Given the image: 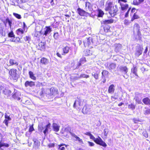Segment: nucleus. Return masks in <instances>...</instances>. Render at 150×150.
<instances>
[{
	"label": "nucleus",
	"instance_id": "f257e3e1",
	"mask_svg": "<svg viewBox=\"0 0 150 150\" xmlns=\"http://www.w3.org/2000/svg\"><path fill=\"white\" fill-rule=\"evenodd\" d=\"M0 92L7 96H9L11 93V91L9 89V86L4 84L0 85Z\"/></svg>",
	"mask_w": 150,
	"mask_h": 150
},
{
	"label": "nucleus",
	"instance_id": "f03ea898",
	"mask_svg": "<svg viewBox=\"0 0 150 150\" xmlns=\"http://www.w3.org/2000/svg\"><path fill=\"white\" fill-rule=\"evenodd\" d=\"M85 103V102L84 99L80 97L77 98L75 101L73 107L76 109L80 110Z\"/></svg>",
	"mask_w": 150,
	"mask_h": 150
},
{
	"label": "nucleus",
	"instance_id": "7ed1b4c3",
	"mask_svg": "<svg viewBox=\"0 0 150 150\" xmlns=\"http://www.w3.org/2000/svg\"><path fill=\"white\" fill-rule=\"evenodd\" d=\"M90 138L93 140L97 144L100 145L103 147L107 146L106 144L102 140L101 138L98 136V138H96L94 136L91 134L90 136Z\"/></svg>",
	"mask_w": 150,
	"mask_h": 150
},
{
	"label": "nucleus",
	"instance_id": "20e7f679",
	"mask_svg": "<svg viewBox=\"0 0 150 150\" xmlns=\"http://www.w3.org/2000/svg\"><path fill=\"white\" fill-rule=\"evenodd\" d=\"M17 71V70L14 69H10L9 71V73L13 80H17L19 76Z\"/></svg>",
	"mask_w": 150,
	"mask_h": 150
},
{
	"label": "nucleus",
	"instance_id": "39448f33",
	"mask_svg": "<svg viewBox=\"0 0 150 150\" xmlns=\"http://www.w3.org/2000/svg\"><path fill=\"white\" fill-rule=\"evenodd\" d=\"M118 11L117 6L115 5L113 6V7L108 11L112 17H114L116 15Z\"/></svg>",
	"mask_w": 150,
	"mask_h": 150
},
{
	"label": "nucleus",
	"instance_id": "423d86ee",
	"mask_svg": "<svg viewBox=\"0 0 150 150\" xmlns=\"http://www.w3.org/2000/svg\"><path fill=\"white\" fill-rule=\"evenodd\" d=\"M77 12L79 15L81 16L87 17L88 16H91V14L86 12L83 9L79 8L77 9Z\"/></svg>",
	"mask_w": 150,
	"mask_h": 150
},
{
	"label": "nucleus",
	"instance_id": "0eeeda50",
	"mask_svg": "<svg viewBox=\"0 0 150 150\" xmlns=\"http://www.w3.org/2000/svg\"><path fill=\"white\" fill-rule=\"evenodd\" d=\"M91 109L92 107L91 105H85L82 109V112L84 114H89Z\"/></svg>",
	"mask_w": 150,
	"mask_h": 150
},
{
	"label": "nucleus",
	"instance_id": "6e6552de",
	"mask_svg": "<svg viewBox=\"0 0 150 150\" xmlns=\"http://www.w3.org/2000/svg\"><path fill=\"white\" fill-rule=\"evenodd\" d=\"M127 1V0H118V2L119 3L122 10L124 11L127 9L128 7V5L127 4H123V3H126Z\"/></svg>",
	"mask_w": 150,
	"mask_h": 150
},
{
	"label": "nucleus",
	"instance_id": "1a4fd4ad",
	"mask_svg": "<svg viewBox=\"0 0 150 150\" xmlns=\"http://www.w3.org/2000/svg\"><path fill=\"white\" fill-rule=\"evenodd\" d=\"M113 7V1L111 0H108L106 2L105 10L108 11Z\"/></svg>",
	"mask_w": 150,
	"mask_h": 150
},
{
	"label": "nucleus",
	"instance_id": "9d476101",
	"mask_svg": "<svg viewBox=\"0 0 150 150\" xmlns=\"http://www.w3.org/2000/svg\"><path fill=\"white\" fill-rule=\"evenodd\" d=\"M70 133L72 137L74 138L75 139H74V140L76 141H78L79 143L81 144L83 143L82 139L76 135L74 133L71 132H70Z\"/></svg>",
	"mask_w": 150,
	"mask_h": 150
},
{
	"label": "nucleus",
	"instance_id": "9b49d317",
	"mask_svg": "<svg viewBox=\"0 0 150 150\" xmlns=\"http://www.w3.org/2000/svg\"><path fill=\"white\" fill-rule=\"evenodd\" d=\"M50 91V96H55L58 94V91L57 89L54 88H51Z\"/></svg>",
	"mask_w": 150,
	"mask_h": 150
},
{
	"label": "nucleus",
	"instance_id": "f8f14e48",
	"mask_svg": "<svg viewBox=\"0 0 150 150\" xmlns=\"http://www.w3.org/2000/svg\"><path fill=\"white\" fill-rule=\"evenodd\" d=\"M5 119L3 123H4L6 125L8 126V121H11V118L10 117V116L8 115L6 113L5 115Z\"/></svg>",
	"mask_w": 150,
	"mask_h": 150
},
{
	"label": "nucleus",
	"instance_id": "ddd939ff",
	"mask_svg": "<svg viewBox=\"0 0 150 150\" xmlns=\"http://www.w3.org/2000/svg\"><path fill=\"white\" fill-rule=\"evenodd\" d=\"M92 38L91 37L88 38H86L83 41V43L84 46H89L91 43V42L92 41Z\"/></svg>",
	"mask_w": 150,
	"mask_h": 150
},
{
	"label": "nucleus",
	"instance_id": "4468645a",
	"mask_svg": "<svg viewBox=\"0 0 150 150\" xmlns=\"http://www.w3.org/2000/svg\"><path fill=\"white\" fill-rule=\"evenodd\" d=\"M44 30V33L43 35L45 36H46L52 31V28L50 26H46Z\"/></svg>",
	"mask_w": 150,
	"mask_h": 150
},
{
	"label": "nucleus",
	"instance_id": "2eb2a0df",
	"mask_svg": "<svg viewBox=\"0 0 150 150\" xmlns=\"http://www.w3.org/2000/svg\"><path fill=\"white\" fill-rule=\"evenodd\" d=\"M139 26L137 24H135L134 26V31L136 30V32L137 33V34L139 36L141 35V33L139 31Z\"/></svg>",
	"mask_w": 150,
	"mask_h": 150
},
{
	"label": "nucleus",
	"instance_id": "dca6fc26",
	"mask_svg": "<svg viewBox=\"0 0 150 150\" xmlns=\"http://www.w3.org/2000/svg\"><path fill=\"white\" fill-rule=\"evenodd\" d=\"M35 85V83L32 81H27L25 83V86L26 87L28 86L32 87Z\"/></svg>",
	"mask_w": 150,
	"mask_h": 150
},
{
	"label": "nucleus",
	"instance_id": "f3484780",
	"mask_svg": "<svg viewBox=\"0 0 150 150\" xmlns=\"http://www.w3.org/2000/svg\"><path fill=\"white\" fill-rule=\"evenodd\" d=\"M115 50L116 52H118L121 49L122 47L121 45L119 44H115L114 45Z\"/></svg>",
	"mask_w": 150,
	"mask_h": 150
},
{
	"label": "nucleus",
	"instance_id": "a211bd4d",
	"mask_svg": "<svg viewBox=\"0 0 150 150\" xmlns=\"http://www.w3.org/2000/svg\"><path fill=\"white\" fill-rule=\"evenodd\" d=\"M21 95V93L19 92H16L12 96L13 97L14 99H17L18 100H20L21 98L19 96Z\"/></svg>",
	"mask_w": 150,
	"mask_h": 150
},
{
	"label": "nucleus",
	"instance_id": "6ab92c4d",
	"mask_svg": "<svg viewBox=\"0 0 150 150\" xmlns=\"http://www.w3.org/2000/svg\"><path fill=\"white\" fill-rule=\"evenodd\" d=\"M69 47L67 46L64 47L62 48L63 53L62 55H65L66 54L68 53L69 51Z\"/></svg>",
	"mask_w": 150,
	"mask_h": 150
},
{
	"label": "nucleus",
	"instance_id": "aec40b11",
	"mask_svg": "<svg viewBox=\"0 0 150 150\" xmlns=\"http://www.w3.org/2000/svg\"><path fill=\"white\" fill-rule=\"evenodd\" d=\"M99 74L100 71H97L96 72H93L91 74L92 76L96 80L98 79Z\"/></svg>",
	"mask_w": 150,
	"mask_h": 150
},
{
	"label": "nucleus",
	"instance_id": "412c9836",
	"mask_svg": "<svg viewBox=\"0 0 150 150\" xmlns=\"http://www.w3.org/2000/svg\"><path fill=\"white\" fill-rule=\"evenodd\" d=\"M114 21L113 19H110L109 20H103L101 22V23L102 24H110L114 22Z\"/></svg>",
	"mask_w": 150,
	"mask_h": 150
},
{
	"label": "nucleus",
	"instance_id": "4be33fe9",
	"mask_svg": "<svg viewBox=\"0 0 150 150\" xmlns=\"http://www.w3.org/2000/svg\"><path fill=\"white\" fill-rule=\"evenodd\" d=\"M10 65L9 66L15 65L17 66L18 64V63L15 59H10L9 61Z\"/></svg>",
	"mask_w": 150,
	"mask_h": 150
},
{
	"label": "nucleus",
	"instance_id": "5701e85b",
	"mask_svg": "<svg viewBox=\"0 0 150 150\" xmlns=\"http://www.w3.org/2000/svg\"><path fill=\"white\" fill-rule=\"evenodd\" d=\"M67 146L64 144H61L58 145V150H65Z\"/></svg>",
	"mask_w": 150,
	"mask_h": 150
},
{
	"label": "nucleus",
	"instance_id": "b1692460",
	"mask_svg": "<svg viewBox=\"0 0 150 150\" xmlns=\"http://www.w3.org/2000/svg\"><path fill=\"white\" fill-rule=\"evenodd\" d=\"M115 86L113 84L111 85L109 87L108 91L109 93H112L114 92Z\"/></svg>",
	"mask_w": 150,
	"mask_h": 150
},
{
	"label": "nucleus",
	"instance_id": "393cba45",
	"mask_svg": "<svg viewBox=\"0 0 150 150\" xmlns=\"http://www.w3.org/2000/svg\"><path fill=\"white\" fill-rule=\"evenodd\" d=\"M143 48L139 47L138 49L137 50L136 52L135 53V55L137 57H139V55L142 54V53Z\"/></svg>",
	"mask_w": 150,
	"mask_h": 150
},
{
	"label": "nucleus",
	"instance_id": "a878e982",
	"mask_svg": "<svg viewBox=\"0 0 150 150\" xmlns=\"http://www.w3.org/2000/svg\"><path fill=\"white\" fill-rule=\"evenodd\" d=\"M85 61V58H82L78 62L77 64V66L76 67V69L79 68V67L81 65V64H83L84 62Z\"/></svg>",
	"mask_w": 150,
	"mask_h": 150
},
{
	"label": "nucleus",
	"instance_id": "bb28decb",
	"mask_svg": "<svg viewBox=\"0 0 150 150\" xmlns=\"http://www.w3.org/2000/svg\"><path fill=\"white\" fill-rule=\"evenodd\" d=\"M52 126L53 129L54 131L57 132L59 131V126L57 124L55 123H54L53 124Z\"/></svg>",
	"mask_w": 150,
	"mask_h": 150
},
{
	"label": "nucleus",
	"instance_id": "cd10ccee",
	"mask_svg": "<svg viewBox=\"0 0 150 150\" xmlns=\"http://www.w3.org/2000/svg\"><path fill=\"white\" fill-rule=\"evenodd\" d=\"M120 68L121 71L124 72L125 74H127V72L128 69L126 66H121L120 67Z\"/></svg>",
	"mask_w": 150,
	"mask_h": 150
},
{
	"label": "nucleus",
	"instance_id": "c85d7f7f",
	"mask_svg": "<svg viewBox=\"0 0 150 150\" xmlns=\"http://www.w3.org/2000/svg\"><path fill=\"white\" fill-rule=\"evenodd\" d=\"M40 62L42 64L45 65H47L49 62V60L43 57L41 59Z\"/></svg>",
	"mask_w": 150,
	"mask_h": 150
},
{
	"label": "nucleus",
	"instance_id": "c756f323",
	"mask_svg": "<svg viewBox=\"0 0 150 150\" xmlns=\"http://www.w3.org/2000/svg\"><path fill=\"white\" fill-rule=\"evenodd\" d=\"M108 72L106 70H103L102 72L101 77L106 78L108 77Z\"/></svg>",
	"mask_w": 150,
	"mask_h": 150
},
{
	"label": "nucleus",
	"instance_id": "7c9ffc66",
	"mask_svg": "<svg viewBox=\"0 0 150 150\" xmlns=\"http://www.w3.org/2000/svg\"><path fill=\"white\" fill-rule=\"evenodd\" d=\"M90 3L88 2H86L85 3V7L86 9H88L89 11H92V8L90 6L91 5Z\"/></svg>",
	"mask_w": 150,
	"mask_h": 150
},
{
	"label": "nucleus",
	"instance_id": "2f4dec72",
	"mask_svg": "<svg viewBox=\"0 0 150 150\" xmlns=\"http://www.w3.org/2000/svg\"><path fill=\"white\" fill-rule=\"evenodd\" d=\"M134 99L135 100L136 102L138 104H141L142 102L141 101V98H139L138 96L136 95L135 96Z\"/></svg>",
	"mask_w": 150,
	"mask_h": 150
},
{
	"label": "nucleus",
	"instance_id": "473e14b6",
	"mask_svg": "<svg viewBox=\"0 0 150 150\" xmlns=\"http://www.w3.org/2000/svg\"><path fill=\"white\" fill-rule=\"evenodd\" d=\"M98 17H102L104 14L103 11L100 9H98Z\"/></svg>",
	"mask_w": 150,
	"mask_h": 150
},
{
	"label": "nucleus",
	"instance_id": "72a5a7b5",
	"mask_svg": "<svg viewBox=\"0 0 150 150\" xmlns=\"http://www.w3.org/2000/svg\"><path fill=\"white\" fill-rule=\"evenodd\" d=\"M29 75L30 77L32 79L34 80H36V77L34 76L33 72L31 71L29 72Z\"/></svg>",
	"mask_w": 150,
	"mask_h": 150
},
{
	"label": "nucleus",
	"instance_id": "f704fd0d",
	"mask_svg": "<svg viewBox=\"0 0 150 150\" xmlns=\"http://www.w3.org/2000/svg\"><path fill=\"white\" fill-rule=\"evenodd\" d=\"M50 123H49V124H48L46 125L45 128L43 131V132L45 135L46 133L48 132V129L50 128Z\"/></svg>",
	"mask_w": 150,
	"mask_h": 150
},
{
	"label": "nucleus",
	"instance_id": "c9c22d12",
	"mask_svg": "<svg viewBox=\"0 0 150 150\" xmlns=\"http://www.w3.org/2000/svg\"><path fill=\"white\" fill-rule=\"evenodd\" d=\"M116 64L115 63H112L110 64L108 67L109 69H114L116 67Z\"/></svg>",
	"mask_w": 150,
	"mask_h": 150
},
{
	"label": "nucleus",
	"instance_id": "e433bc0d",
	"mask_svg": "<svg viewBox=\"0 0 150 150\" xmlns=\"http://www.w3.org/2000/svg\"><path fill=\"white\" fill-rule=\"evenodd\" d=\"M137 68L136 67H134L133 69H132V72L136 76H138L137 73Z\"/></svg>",
	"mask_w": 150,
	"mask_h": 150
},
{
	"label": "nucleus",
	"instance_id": "4c0bfd02",
	"mask_svg": "<svg viewBox=\"0 0 150 150\" xmlns=\"http://www.w3.org/2000/svg\"><path fill=\"white\" fill-rule=\"evenodd\" d=\"M110 26L108 25H106L104 27V30L105 32L107 33L109 32L110 30Z\"/></svg>",
	"mask_w": 150,
	"mask_h": 150
},
{
	"label": "nucleus",
	"instance_id": "58836bf2",
	"mask_svg": "<svg viewBox=\"0 0 150 150\" xmlns=\"http://www.w3.org/2000/svg\"><path fill=\"white\" fill-rule=\"evenodd\" d=\"M39 46L40 47H41L42 49H44L45 48V42H41L39 43Z\"/></svg>",
	"mask_w": 150,
	"mask_h": 150
},
{
	"label": "nucleus",
	"instance_id": "ea45409f",
	"mask_svg": "<svg viewBox=\"0 0 150 150\" xmlns=\"http://www.w3.org/2000/svg\"><path fill=\"white\" fill-rule=\"evenodd\" d=\"M89 77V76L88 75H86L85 74H81L79 76V77H78V78H87Z\"/></svg>",
	"mask_w": 150,
	"mask_h": 150
},
{
	"label": "nucleus",
	"instance_id": "a19ab883",
	"mask_svg": "<svg viewBox=\"0 0 150 150\" xmlns=\"http://www.w3.org/2000/svg\"><path fill=\"white\" fill-rule=\"evenodd\" d=\"M17 33L18 35L23 34L24 33V31L22 29L19 28L17 30Z\"/></svg>",
	"mask_w": 150,
	"mask_h": 150
},
{
	"label": "nucleus",
	"instance_id": "79ce46f5",
	"mask_svg": "<svg viewBox=\"0 0 150 150\" xmlns=\"http://www.w3.org/2000/svg\"><path fill=\"white\" fill-rule=\"evenodd\" d=\"M128 108L133 110L135 109V105L131 103L128 105Z\"/></svg>",
	"mask_w": 150,
	"mask_h": 150
},
{
	"label": "nucleus",
	"instance_id": "37998d69",
	"mask_svg": "<svg viewBox=\"0 0 150 150\" xmlns=\"http://www.w3.org/2000/svg\"><path fill=\"white\" fill-rule=\"evenodd\" d=\"M4 146H5L6 147H8L9 146V145L7 144L0 142V148Z\"/></svg>",
	"mask_w": 150,
	"mask_h": 150
},
{
	"label": "nucleus",
	"instance_id": "c03bdc74",
	"mask_svg": "<svg viewBox=\"0 0 150 150\" xmlns=\"http://www.w3.org/2000/svg\"><path fill=\"white\" fill-rule=\"evenodd\" d=\"M139 18V16L137 15L136 13H134L133 15V17L131 19V21H132L136 19H138Z\"/></svg>",
	"mask_w": 150,
	"mask_h": 150
},
{
	"label": "nucleus",
	"instance_id": "a18cd8bd",
	"mask_svg": "<svg viewBox=\"0 0 150 150\" xmlns=\"http://www.w3.org/2000/svg\"><path fill=\"white\" fill-rule=\"evenodd\" d=\"M13 14L16 18L18 19H21V15L18 13H13Z\"/></svg>",
	"mask_w": 150,
	"mask_h": 150
},
{
	"label": "nucleus",
	"instance_id": "49530a36",
	"mask_svg": "<svg viewBox=\"0 0 150 150\" xmlns=\"http://www.w3.org/2000/svg\"><path fill=\"white\" fill-rule=\"evenodd\" d=\"M53 37L55 39H57L59 38L58 33L57 32L54 33Z\"/></svg>",
	"mask_w": 150,
	"mask_h": 150
},
{
	"label": "nucleus",
	"instance_id": "de8ad7c7",
	"mask_svg": "<svg viewBox=\"0 0 150 150\" xmlns=\"http://www.w3.org/2000/svg\"><path fill=\"white\" fill-rule=\"evenodd\" d=\"M8 36L10 37H14L15 35L13 32L11 31L8 33Z\"/></svg>",
	"mask_w": 150,
	"mask_h": 150
},
{
	"label": "nucleus",
	"instance_id": "09e8293b",
	"mask_svg": "<svg viewBox=\"0 0 150 150\" xmlns=\"http://www.w3.org/2000/svg\"><path fill=\"white\" fill-rule=\"evenodd\" d=\"M24 40L25 41H28V43L29 42V41L30 40V37L28 36H26L24 38Z\"/></svg>",
	"mask_w": 150,
	"mask_h": 150
},
{
	"label": "nucleus",
	"instance_id": "8fccbe9b",
	"mask_svg": "<svg viewBox=\"0 0 150 150\" xmlns=\"http://www.w3.org/2000/svg\"><path fill=\"white\" fill-rule=\"evenodd\" d=\"M133 4L135 5H138L139 4V3L137 0H134L133 1Z\"/></svg>",
	"mask_w": 150,
	"mask_h": 150
},
{
	"label": "nucleus",
	"instance_id": "3c124183",
	"mask_svg": "<svg viewBox=\"0 0 150 150\" xmlns=\"http://www.w3.org/2000/svg\"><path fill=\"white\" fill-rule=\"evenodd\" d=\"M34 130V129L33 127V125H31L29 128V131L30 132H31Z\"/></svg>",
	"mask_w": 150,
	"mask_h": 150
},
{
	"label": "nucleus",
	"instance_id": "603ef678",
	"mask_svg": "<svg viewBox=\"0 0 150 150\" xmlns=\"http://www.w3.org/2000/svg\"><path fill=\"white\" fill-rule=\"evenodd\" d=\"M88 144L90 146H93L94 145V144L93 143L91 142H88Z\"/></svg>",
	"mask_w": 150,
	"mask_h": 150
},
{
	"label": "nucleus",
	"instance_id": "864d4df0",
	"mask_svg": "<svg viewBox=\"0 0 150 150\" xmlns=\"http://www.w3.org/2000/svg\"><path fill=\"white\" fill-rule=\"evenodd\" d=\"M10 21V20H9L8 18H7L6 19L5 21L4 22V24L6 25V23H8V22L9 21Z\"/></svg>",
	"mask_w": 150,
	"mask_h": 150
},
{
	"label": "nucleus",
	"instance_id": "5fc2aeb1",
	"mask_svg": "<svg viewBox=\"0 0 150 150\" xmlns=\"http://www.w3.org/2000/svg\"><path fill=\"white\" fill-rule=\"evenodd\" d=\"M150 114V109L146 110L145 112V114L146 115Z\"/></svg>",
	"mask_w": 150,
	"mask_h": 150
},
{
	"label": "nucleus",
	"instance_id": "6e6d98bb",
	"mask_svg": "<svg viewBox=\"0 0 150 150\" xmlns=\"http://www.w3.org/2000/svg\"><path fill=\"white\" fill-rule=\"evenodd\" d=\"M108 131L107 129H105L104 131V135L105 136H107L108 133Z\"/></svg>",
	"mask_w": 150,
	"mask_h": 150
},
{
	"label": "nucleus",
	"instance_id": "4d7b16f0",
	"mask_svg": "<svg viewBox=\"0 0 150 150\" xmlns=\"http://www.w3.org/2000/svg\"><path fill=\"white\" fill-rule=\"evenodd\" d=\"M130 9V8H129L127 11V12L125 14V17H127L128 16V14H129V12Z\"/></svg>",
	"mask_w": 150,
	"mask_h": 150
},
{
	"label": "nucleus",
	"instance_id": "13d9d810",
	"mask_svg": "<svg viewBox=\"0 0 150 150\" xmlns=\"http://www.w3.org/2000/svg\"><path fill=\"white\" fill-rule=\"evenodd\" d=\"M133 121L135 123H137L139 121V120L136 118L133 119Z\"/></svg>",
	"mask_w": 150,
	"mask_h": 150
},
{
	"label": "nucleus",
	"instance_id": "bf43d9fd",
	"mask_svg": "<svg viewBox=\"0 0 150 150\" xmlns=\"http://www.w3.org/2000/svg\"><path fill=\"white\" fill-rule=\"evenodd\" d=\"M102 82L103 83H105L106 81V78L102 77Z\"/></svg>",
	"mask_w": 150,
	"mask_h": 150
},
{
	"label": "nucleus",
	"instance_id": "052dcab7",
	"mask_svg": "<svg viewBox=\"0 0 150 150\" xmlns=\"http://www.w3.org/2000/svg\"><path fill=\"white\" fill-rule=\"evenodd\" d=\"M49 146L50 147H54V144L53 143L50 144H49Z\"/></svg>",
	"mask_w": 150,
	"mask_h": 150
},
{
	"label": "nucleus",
	"instance_id": "680f3d73",
	"mask_svg": "<svg viewBox=\"0 0 150 150\" xmlns=\"http://www.w3.org/2000/svg\"><path fill=\"white\" fill-rule=\"evenodd\" d=\"M86 52H88V54H87V55H91L92 54L91 53H90V50H86Z\"/></svg>",
	"mask_w": 150,
	"mask_h": 150
},
{
	"label": "nucleus",
	"instance_id": "e2e57ef3",
	"mask_svg": "<svg viewBox=\"0 0 150 150\" xmlns=\"http://www.w3.org/2000/svg\"><path fill=\"white\" fill-rule=\"evenodd\" d=\"M85 134L86 135L89 136V137L91 134L89 132H86Z\"/></svg>",
	"mask_w": 150,
	"mask_h": 150
},
{
	"label": "nucleus",
	"instance_id": "0e129e2a",
	"mask_svg": "<svg viewBox=\"0 0 150 150\" xmlns=\"http://www.w3.org/2000/svg\"><path fill=\"white\" fill-rule=\"evenodd\" d=\"M60 58H62V56L61 54L58 52H57L56 54Z\"/></svg>",
	"mask_w": 150,
	"mask_h": 150
},
{
	"label": "nucleus",
	"instance_id": "69168bd1",
	"mask_svg": "<svg viewBox=\"0 0 150 150\" xmlns=\"http://www.w3.org/2000/svg\"><path fill=\"white\" fill-rule=\"evenodd\" d=\"M148 51V47L147 46H146V49L144 51V53H146Z\"/></svg>",
	"mask_w": 150,
	"mask_h": 150
},
{
	"label": "nucleus",
	"instance_id": "338daca9",
	"mask_svg": "<svg viewBox=\"0 0 150 150\" xmlns=\"http://www.w3.org/2000/svg\"><path fill=\"white\" fill-rule=\"evenodd\" d=\"M8 23L9 24V25L10 26V27L11 28V24H12L11 22L10 21H9Z\"/></svg>",
	"mask_w": 150,
	"mask_h": 150
},
{
	"label": "nucleus",
	"instance_id": "774afa93",
	"mask_svg": "<svg viewBox=\"0 0 150 150\" xmlns=\"http://www.w3.org/2000/svg\"><path fill=\"white\" fill-rule=\"evenodd\" d=\"M51 4L53 6L54 5V3L53 2V0H52V1L51 2Z\"/></svg>",
	"mask_w": 150,
	"mask_h": 150
}]
</instances>
